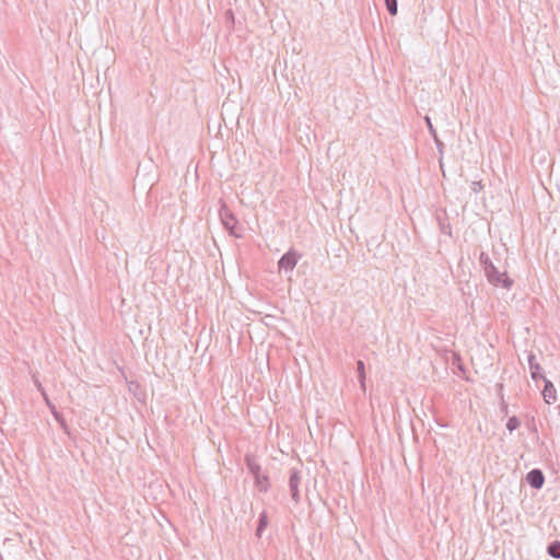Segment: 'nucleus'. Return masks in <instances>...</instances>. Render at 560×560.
Instances as JSON below:
<instances>
[{
  "instance_id": "20e7f679",
  "label": "nucleus",
  "mask_w": 560,
  "mask_h": 560,
  "mask_svg": "<svg viewBox=\"0 0 560 560\" xmlns=\"http://www.w3.org/2000/svg\"><path fill=\"white\" fill-rule=\"evenodd\" d=\"M298 264V255L294 250L287 252L278 261L279 270L292 271Z\"/></svg>"
},
{
  "instance_id": "f257e3e1",
  "label": "nucleus",
  "mask_w": 560,
  "mask_h": 560,
  "mask_svg": "<svg viewBox=\"0 0 560 560\" xmlns=\"http://www.w3.org/2000/svg\"><path fill=\"white\" fill-rule=\"evenodd\" d=\"M479 262L490 284L501 287L506 290L512 288L514 281L508 276L506 271H499L487 253H480Z\"/></svg>"
},
{
  "instance_id": "aec40b11",
  "label": "nucleus",
  "mask_w": 560,
  "mask_h": 560,
  "mask_svg": "<svg viewBox=\"0 0 560 560\" xmlns=\"http://www.w3.org/2000/svg\"><path fill=\"white\" fill-rule=\"evenodd\" d=\"M228 14H229V15L231 16V19L233 20V13H232V11H231V10H230V11H228Z\"/></svg>"
},
{
  "instance_id": "2eb2a0df",
  "label": "nucleus",
  "mask_w": 560,
  "mask_h": 560,
  "mask_svg": "<svg viewBox=\"0 0 560 560\" xmlns=\"http://www.w3.org/2000/svg\"><path fill=\"white\" fill-rule=\"evenodd\" d=\"M384 1H385V5H386L388 13L390 15L395 16L398 11L397 0H384Z\"/></svg>"
},
{
  "instance_id": "6e6552de",
  "label": "nucleus",
  "mask_w": 560,
  "mask_h": 560,
  "mask_svg": "<svg viewBox=\"0 0 560 560\" xmlns=\"http://www.w3.org/2000/svg\"><path fill=\"white\" fill-rule=\"evenodd\" d=\"M44 398L46 400V404L48 406V408L50 409L54 418L56 419V421L60 424V427L62 428V430L68 433V424L63 418V416L56 409V406L54 404L50 402V400L48 399L47 395L44 393Z\"/></svg>"
},
{
  "instance_id": "f8f14e48",
  "label": "nucleus",
  "mask_w": 560,
  "mask_h": 560,
  "mask_svg": "<svg viewBox=\"0 0 560 560\" xmlns=\"http://www.w3.org/2000/svg\"><path fill=\"white\" fill-rule=\"evenodd\" d=\"M547 552L555 559H560V541H552L547 547Z\"/></svg>"
},
{
  "instance_id": "39448f33",
  "label": "nucleus",
  "mask_w": 560,
  "mask_h": 560,
  "mask_svg": "<svg viewBox=\"0 0 560 560\" xmlns=\"http://www.w3.org/2000/svg\"><path fill=\"white\" fill-rule=\"evenodd\" d=\"M526 481L532 488L538 490L542 488L545 483V476L540 469L534 468L527 472Z\"/></svg>"
},
{
  "instance_id": "dca6fc26",
  "label": "nucleus",
  "mask_w": 560,
  "mask_h": 560,
  "mask_svg": "<svg viewBox=\"0 0 560 560\" xmlns=\"http://www.w3.org/2000/svg\"><path fill=\"white\" fill-rule=\"evenodd\" d=\"M438 219H439V225H440L441 232L444 233V234L451 235V225H450V223H446V222L442 221L440 218H438Z\"/></svg>"
},
{
  "instance_id": "f3484780",
  "label": "nucleus",
  "mask_w": 560,
  "mask_h": 560,
  "mask_svg": "<svg viewBox=\"0 0 560 560\" xmlns=\"http://www.w3.org/2000/svg\"><path fill=\"white\" fill-rule=\"evenodd\" d=\"M425 122H427V125H428V128H429V131H430L431 136H432L433 138H434V137H436V136H438V135H436V130L434 129V127H433V125H432L431 119H430V117H429V116H425Z\"/></svg>"
},
{
  "instance_id": "0eeeda50",
  "label": "nucleus",
  "mask_w": 560,
  "mask_h": 560,
  "mask_svg": "<svg viewBox=\"0 0 560 560\" xmlns=\"http://www.w3.org/2000/svg\"><path fill=\"white\" fill-rule=\"evenodd\" d=\"M544 381V389H542V397L544 400L550 405L553 404L557 400V392L551 381L548 378H542Z\"/></svg>"
},
{
  "instance_id": "ddd939ff",
  "label": "nucleus",
  "mask_w": 560,
  "mask_h": 560,
  "mask_svg": "<svg viewBox=\"0 0 560 560\" xmlns=\"http://www.w3.org/2000/svg\"><path fill=\"white\" fill-rule=\"evenodd\" d=\"M255 483L259 491L267 492L269 487V479L266 475H260V478L255 479Z\"/></svg>"
},
{
  "instance_id": "9b49d317",
  "label": "nucleus",
  "mask_w": 560,
  "mask_h": 560,
  "mask_svg": "<svg viewBox=\"0 0 560 560\" xmlns=\"http://www.w3.org/2000/svg\"><path fill=\"white\" fill-rule=\"evenodd\" d=\"M357 373H358V378H359L361 388L364 390L365 389V365L362 360L357 361Z\"/></svg>"
},
{
  "instance_id": "7ed1b4c3",
  "label": "nucleus",
  "mask_w": 560,
  "mask_h": 560,
  "mask_svg": "<svg viewBox=\"0 0 560 560\" xmlns=\"http://www.w3.org/2000/svg\"><path fill=\"white\" fill-rule=\"evenodd\" d=\"M301 483V470L298 468H291L289 475V489L291 499L298 504L300 502V490Z\"/></svg>"
},
{
  "instance_id": "a211bd4d",
  "label": "nucleus",
  "mask_w": 560,
  "mask_h": 560,
  "mask_svg": "<svg viewBox=\"0 0 560 560\" xmlns=\"http://www.w3.org/2000/svg\"><path fill=\"white\" fill-rule=\"evenodd\" d=\"M434 141L436 143V147H438L439 151L442 152V148L444 145L443 142L439 140L438 136L434 137Z\"/></svg>"
},
{
  "instance_id": "1a4fd4ad",
  "label": "nucleus",
  "mask_w": 560,
  "mask_h": 560,
  "mask_svg": "<svg viewBox=\"0 0 560 560\" xmlns=\"http://www.w3.org/2000/svg\"><path fill=\"white\" fill-rule=\"evenodd\" d=\"M245 464L248 468L249 472L254 476L255 479L260 478L261 467L257 463L256 458L253 455L247 454L245 456Z\"/></svg>"
},
{
  "instance_id": "4468645a",
  "label": "nucleus",
  "mask_w": 560,
  "mask_h": 560,
  "mask_svg": "<svg viewBox=\"0 0 560 560\" xmlns=\"http://www.w3.org/2000/svg\"><path fill=\"white\" fill-rule=\"evenodd\" d=\"M521 425V421L520 419L516 417V416H512L509 418L508 422H506V429L510 431V432H513L514 430H516L518 427Z\"/></svg>"
},
{
  "instance_id": "6ab92c4d",
  "label": "nucleus",
  "mask_w": 560,
  "mask_h": 560,
  "mask_svg": "<svg viewBox=\"0 0 560 560\" xmlns=\"http://www.w3.org/2000/svg\"><path fill=\"white\" fill-rule=\"evenodd\" d=\"M501 410L502 412L508 413V405L504 401H502Z\"/></svg>"
},
{
  "instance_id": "423d86ee",
  "label": "nucleus",
  "mask_w": 560,
  "mask_h": 560,
  "mask_svg": "<svg viewBox=\"0 0 560 560\" xmlns=\"http://www.w3.org/2000/svg\"><path fill=\"white\" fill-rule=\"evenodd\" d=\"M527 361H528L532 378L534 381L545 378V375L542 374V369H541L540 364L536 361V357L534 353L528 354Z\"/></svg>"
},
{
  "instance_id": "9d476101",
  "label": "nucleus",
  "mask_w": 560,
  "mask_h": 560,
  "mask_svg": "<svg viewBox=\"0 0 560 560\" xmlns=\"http://www.w3.org/2000/svg\"><path fill=\"white\" fill-rule=\"evenodd\" d=\"M268 526V515L266 511H262L258 516L256 536L260 538L262 536L264 530Z\"/></svg>"
},
{
  "instance_id": "f03ea898",
  "label": "nucleus",
  "mask_w": 560,
  "mask_h": 560,
  "mask_svg": "<svg viewBox=\"0 0 560 560\" xmlns=\"http://www.w3.org/2000/svg\"><path fill=\"white\" fill-rule=\"evenodd\" d=\"M220 219L225 230H228L231 235H234L235 237L241 236V234L236 231L237 220L225 205H223L220 209Z\"/></svg>"
}]
</instances>
